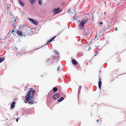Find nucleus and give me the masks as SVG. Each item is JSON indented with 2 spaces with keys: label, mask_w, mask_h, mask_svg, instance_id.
Masks as SVG:
<instances>
[{
  "label": "nucleus",
  "mask_w": 126,
  "mask_h": 126,
  "mask_svg": "<svg viewBox=\"0 0 126 126\" xmlns=\"http://www.w3.org/2000/svg\"><path fill=\"white\" fill-rule=\"evenodd\" d=\"M121 60L120 59V60H119L118 61H117V62H121Z\"/></svg>",
  "instance_id": "a878e982"
},
{
  "label": "nucleus",
  "mask_w": 126,
  "mask_h": 126,
  "mask_svg": "<svg viewBox=\"0 0 126 126\" xmlns=\"http://www.w3.org/2000/svg\"><path fill=\"white\" fill-rule=\"evenodd\" d=\"M81 88V86H79V92H80V89Z\"/></svg>",
  "instance_id": "aec40b11"
},
{
  "label": "nucleus",
  "mask_w": 126,
  "mask_h": 126,
  "mask_svg": "<svg viewBox=\"0 0 126 126\" xmlns=\"http://www.w3.org/2000/svg\"><path fill=\"white\" fill-rule=\"evenodd\" d=\"M56 36H54L48 42L49 43L51 42L56 37Z\"/></svg>",
  "instance_id": "6ab92c4d"
},
{
  "label": "nucleus",
  "mask_w": 126,
  "mask_h": 126,
  "mask_svg": "<svg viewBox=\"0 0 126 126\" xmlns=\"http://www.w3.org/2000/svg\"><path fill=\"white\" fill-rule=\"evenodd\" d=\"M57 89L56 87H54L53 89V91L54 92H56L57 91Z\"/></svg>",
  "instance_id": "a211bd4d"
},
{
  "label": "nucleus",
  "mask_w": 126,
  "mask_h": 126,
  "mask_svg": "<svg viewBox=\"0 0 126 126\" xmlns=\"http://www.w3.org/2000/svg\"><path fill=\"white\" fill-rule=\"evenodd\" d=\"M13 50H14L15 51V53H17V48L16 47H15L13 49Z\"/></svg>",
  "instance_id": "dca6fc26"
},
{
  "label": "nucleus",
  "mask_w": 126,
  "mask_h": 126,
  "mask_svg": "<svg viewBox=\"0 0 126 126\" xmlns=\"http://www.w3.org/2000/svg\"><path fill=\"white\" fill-rule=\"evenodd\" d=\"M19 2V3L22 6L24 5V3L22 1H20V0H18Z\"/></svg>",
  "instance_id": "2eb2a0df"
},
{
  "label": "nucleus",
  "mask_w": 126,
  "mask_h": 126,
  "mask_svg": "<svg viewBox=\"0 0 126 126\" xmlns=\"http://www.w3.org/2000/svg\"><path fill=\"white\" fill-rule=\"evenodd\" d=\"M14 32L15 31H14V30H12V31L11 32V33H13V34H14V33H13V32Z\"/></svg>",
  "instance_id": "5701e85b"
},
{
  "label": "nucleus",
  "mask_w": 126,
  "mask_h": 126,
  "mask_svg": "<svg viewBox=\"0 0 126 126\" xmlns=\"http://www.w3.org/2000/svg\"><path fill=\"white\" fill-rule=\"evenodd\" d=\"M63 97H62L60 98L58 100V101L59 102H61L62 100H63Z\"/></svg>",
  "instance_id": "ddd939ff"
},
{
  "label": "nucleus",
  "mask_w": 126,
  "mask_h": 126,
  "mask_svg": "<svg viewBox=\"0 0 126 126\" xmlns=\"http://www.w3.org/2000/svg\"><path fill=\"white\" fill-rule=\"evenodd\" d=\"M98 119L97 120H96V122H98Z\"/></svg>",
  "instance_id": "7c9ffc66"
},
{
  "label": "nucleus",
  "mask_w": 126,
  "mask_h": 126,
  "mask_svg": "<svg viewBox=\"0 0 126 126\" xmlns=\"http://www.w3.org/2000/svg\"><path fill=\"white\" fill-rule=\"evenodd\" d=\"M15 32L17 33V34L18 36H25L26 35L28 34L27 32L25 31V32H23L24 33L23 34L22 32L18 30Z\"/></svg>",
  "instance_id": "20e7f679"
},
{
  "label": "nucleus",
  "mask_w": 126,
  "mask_h": 126,
  "mask_svg": "<svg viewBox=\"0 0 126 126\" xmlns=\"http://www.w3.org/2000/svg\"><path fill=\"white\" fill-rule=\"evenodd\" d=\"M28 19L30 22L34 25H38V22L37 21H35L32 18H28Z\"/></svg>",
  "instance_id": "423d86ee"
},
{
  "label": "nucleus",
  "mask_w": 126,
  "mask_h": 126,
  "mask_svg": "<svg viewBox=\"0 0 126 126\" xmlns=\"http://www.w3.org/2000/svg\"><path fill=\"white\" fill-rule=\"evenodd\" d=\"M115 31H116L117 30V27H116L115 28Z\"/></svg>",
  "instance_id": "cd10ccee"
},
{
  "label": "nucleus",
  "mask_w": 126,
  "mask_h": 126,
  "mask_svg": "<svg viewBox=\"0 0 126 126\" xmlns=\"http://www.w3.org/2000/svg\"><path fill=\"white\" fill-rule=\"evenodd\" d=\"M71 62L74 65H76L77 64V62L74 59H73L71 60Z\"/></svg>",
  "instance_id": "1a4fd4ad"
},
{
  "label": "nucleus",
  "mask_w": 126,
  "mask_h": 126,
  "mask_svg": "<svg viewBox=\"0 0 126 126\" xmlns=\"http://www.w3.org/2000/svg\"><path fill=\"white\" fill-rule=\"evenodd\" d=\"M60 97V95L58 94H54L53 96V98L54 99H57Z\"/></svg>",
  "instance_id": "0eeeda50"
},
{
  "label": "nucleus",
  "mask_w": 126,
  "mask_h": 126,
  "mask_svg": "<svg viewBox=\"0 0 126 126\" xmlns=\"http://www.w3.org/2000/svg\"><path fill=\"white\" fill-rule=\"evenodd\" d=\"M60 10V8H58L56 9H54L53 10V12L55 13H59L60 12L59 10Z\"/></svg>",
  "instance_id": "6e6552de"
},
{
  "label": "nucleus",
  "mask_w": 126,
  "mask_h": 126,
  "mask_svg": "<svg viewBox=\"0 0 126 126\" xmlns=\"http://www.w3.org/2000/svg\"><path fill=\"white\" fill-rule=\"evenodd\" d=\"M99 81L98 82V86L100 88H101V86L102 84L101 79L100 78H99Z\"/></svg>",
  "instance_id": "9d476101"
},
{
  "label": "nucleus",
  "mask_w": 126,
  "mask_h": 126,
  "mask_svg": "<svg viewBox=\"0 0 126 126\" xmlns=\"http://www.w3.org/2000/svg\"><path fill=\"white\" fill-rule=\"evenodd\" d=\"M39 4L40 5H41V1L40 0L38 2Z\"/></svg>",
  "instance_id": "412c9836"
},
{
  "label": "nucleus",
  "mask_w": 126,
  "mask_h": 126,
  "mask_svg": "<svg viewBox=\"0 0 126 126\" xmlns=\"http://www.w3.org/2000/svg\"><path fill=\"white\" fill-rule=\"evenodd\" d=\"M59 66L58 67L57 70H58L59 69Z\"/></svg>",
  "instance_id": "c85d7f7f"
},
{
  "label": "nucleus",
  "mask_w": 126,
  "mask_h": 126,
  "mask_svg": "<svg viewBox=\"0 0 126 126\" xmlns=\"http://www.w3.org/2000/svg\"><path fill=\"white\" fill-rule=\"evenodd\" d=\"M35 93V90H31L28 91L27 95L25 96L24 102L25 103H28V104L31 105L33 104L34 101L33 100L34 94Z\"/></svg>",
  "instance_id": "f257e3e1"
},
{
  "label": "nucleus",
  "mask_w": 126,
  "mask_h": 126,
  "mask_svg": "<svg viewBox=\"0 0 126 126\" xmlns=\"http://www.w3.org/2000/svg\"><path fill=\"white\" fill-rule=\"evenodd\" d=\"M70 9H69L68 10V12L69 13H70Z\"/></svg>",
  "instance_id": "bb28decb"
},
{
  "label": "nucleus",
  "mask_w": 126,
  "mask_h": 126,
  "mask_svg": "<svg viewBox=\"0 0 126 126\" xmlns=\"http://www.w3.org/2000/svg\"><path fill=\"white\" fill-rule=\"evenodd\" d=\"M4 59V58L2 57L0 58V63L3 61Z\"/></svg>",
  "instance_id": "f3484780"
},
{
  "label": "nucleus",
  "mask_w": 126,
  "mask_h": 126,
  "mask_svg": "<svg viewBox=\"0 0 126 126\" xmlns=\"http://www.w3.org/2000/svg\"><path fill=\"white\" fill-rule=\"evenodd\" d=\"M36 0H29L31 4H32Z\"/></svg>",
  "instance_id": "4468645a"
},
{
  "label": "nucleus",
  "mask_w": 126,
  "mask_h": 126,
  "mask_svg": "<svg viewBox=\"0 0 126 126\" xmlns=\"http://www.w3.org/2000/svg\"><path fill=\"white\" fill-rule=\"evenodd\" d=\"M19 119V118H18L16 119V120L17 122H18V119Z\"/></svg>",
  "instance_id": "393cba45"
},
{
  "label": "nucleus",
  "mask_w": 126,
  "mask_h": 126,
  "mask_svg": "<svg viewBox=\"0 0 126 126\" xmlns=\"http://www.w3.org/2000/svg\"><path fill=\"white\" fill-rule=\"evenodd\" d=\"M88 18L86 16L83 17L81 22L79 20H78V22H80L79 25V29L80 30L82 29L83 28L84 24L88 22Z\"/></svg>",
  "instance_id": "f03ea898"
},
{
  "label": "nucleus",
  "mask_w": 126,
  "mask_h": 126,
  "mask_svg": "<svg viewBox=\"0 0 126 126\" xmlns=\"http://www.w3.org/2000/svg\"><path fill=\"white\" fill-rule=\"evenodd\" d=\"M21 30L23 32H25V31L27 32L28 27L24 24H23L21 26Z\"/></svg>",
  "instance_id": "39448f33"
},
{
  "label": "nucleus",
  "mask_w": 126,
  "mask_h": 126,
  "mask_svg": "<svg viewBox=\"0 0 126 126\" xmlns=\"http://www.w3.org/2000/svg\"><path fill=\"white\" fill-rule=\"evenodd\" d=\"M14 51H13V52L14 53Z\"/></svg>",
  "instance_id": "2f4dec72"
},
{
  "label": "nucleus",
  "mask_w": 126,
  "mask_h": 126,
  "mask_svg": "<svg viewBox=\"0 0 126 126\" xmlns=\"http://www.w3.org/2000/svg\"><path fill=\"white\" fill-rule=\"evenodd\" d=\"M106 12H105L104 13V14L105 15H106Z\"/></svg>",
  "instance_id": "c756f323"
},
{
  "label": "nucleus",
  "mask_w": 126,
  "mask_h": 126,
  "mask_svg": "<svg viewBox=\"0 0 126 126\" xmlns=\"http://www.w3.org/2000/svg\"><path fill=\"white\" fill-rule=\"evenodd\" d=\"M16 18L15 17H12L11 18V20L9 22V24L13 28L15 27V26L14 24H16Z\"/></svg>",
  "instance_id": "7ed1b4c3"
},
{
  "label": "nucleus",
  "mask_w": 126,
  "mask_h": 126,
  "mask_svg": "<svg viewBox=\"0 0 126 126\" xmlns=\"http://www.w3.org/2000/svg\"><path fill=\"white\" fill-rule=\"evenodd\" d=\"M73 18H74V20H77V18H76V17H75V16H74L73 17Z\"/></svg>",
  "instance_id": "4be33fe9"
},
{
  "label": "nucleus",
  "mask_w": 126,
  "mask_h": 126,
  "mask_svg": "<svg viewBox=\"0 0 126 126\" xmlns=\"http://www.w3.org/2000/svg\"><path fill=\"white\" fill-rule=\"evenodd\" d=\"M15 103L16 102H14L12 103L11 106V108L12 109H13L15 107Z\"/></svg>",
  "instance_id": "9b49d317"
},
{
  "label": "nucleus",
  "mask_w": 126,
  "mask_h": 126,
  "mask_svg": "<svg viewBox=\"0 0 126 126\" xmlns=\"http://www.w3.org/2000/svg\"><path fill=\"white\" fill-rule=\"evenodd\" d=\"M99 24H103V23L102 22H99Z\"/></svg>",
  "instance_id": "b1692460"
},
{
  "label": "nucleus",
  "mask_w": 126,
  "mask_h": 126,
  "mask_svg": "<svg viewBox=\"0 0 126 126\" xmlns=\"http://www.w3.org/2000/svg\"><path fill=\"white\" fill-rule=\"evenodd\" d=\"M100 40V37H99V36H98V35H96L95 36V40H98V39Z\"/></svg>",
  "instance_id": "f8f14e48"
}]
</instances>
